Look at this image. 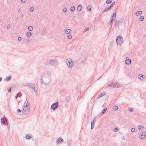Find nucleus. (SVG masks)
I'll list each match as a JSON object with an SVG mask.
<instances>
[{
	"mask_svg": "<svg viewBox=\"0 0 146 146\" xmlns=\"http://www.w3.org/2000/svg\"><path fill=\"white\" fill-rule=\"evenodd\" d=\"M144 19V17L143 16H141L138 18L139 20L141 21H143Z\"/></svg>",
	"mask_w": 146,
	"mask_h": 146,
	"instance_id": "nucleus-19",
	"label": "nucleus"
},
{
	"mask_svg": "<svg viewBox=\"0 0 146 146\" xmlns=\"http://www.w3.org/2000/svg\"><path fill=\"white\" fill-rule=\"evenodd\" d=\"M142 13V11H137L135 13L136 15L138 16L139 15H141Z\"/></svg>",
	"mask_w": 146,
	"mask_h": 146,
	"instance_id": "nucleus-22",
	"label": "nucleus"
},
{
	"mask_svg": "<svg viewBox=\"0 0 146 146\" xmlns=\"http://www.w3.org/2000/svg\"><path fill=\"white\" fill-rule=\"evenodd\" d=\"M21 1L23 3H25L26 2V0H21Z\"/></svg>",
	"mask_w": 146,
	"mask_h": 146,
	"instance_id": "nucleus-49",
	"label": "nucleus"
},
{
	"mask_svg": "<svg viewBox=\"0 0 146 146\" xmlns=\"http://www.w3.org/2000/svg\"><path fill=\"white\" fill-rule=\"evenodd\" d=\"M118 109V107L117 106H114L113 108V109L114 110L116 111Z\"/></svg>",
	"mask_w": 146,
	"mask_h": 146,
	"instance_id": "nucleus-29",
	"label": "nucleus"
},
{
	"mask_svg": "<svg viewBox=\"0 0 146 146\" xmlns=\"http://www.w3.org/2000/svg\"><path fill=\"white\" fill-rule=\"evenodd\" d=\"M21 40V37L20 36H19L18 37V41H20Z\"/></svg>",
	"mask_w": 146,
	"mask_h": 146,
	"instance_id": "nucleus-45",
	"label": "nucleus"
},
{
	"mask_svg": "<svg viewBox=\"0 0 146 146\" xmlns=\"http://www.w3.org/2000/svg\"><path fill=\"white\" fill-rule=\"evenodd\" d=\"M25 107H26L27 108H28V107H30V104L28 101L27 102V104L26 105Z\"/></svg>",
	"mask_w": 146,
	"mask_h": 146,
	"instance_id": "nucleus-33",
	"label": "nucleus"
},
{
	"mask_svg": "<svg viewBox=\"0 0 146 146\" xmlns=\"http://www.w3.org/2000/svg\"><path fill=\"white\" fill-rule=\"evenodd\" d=\"M11 76H9V77H8L7 78H6L5 79V80L6 81L8 82L10 80H11Z\"/></svg>",
	"mask_w": 146,
	"mask_h": 146,
	"instance_id": "nucleus-26",
	"label": "nucleus"
},
{
	"mask_svg": "<svg viewBox=\"0 0 146 146\" xmlns=\"http://www.w3.org/2000/svg\"><path fill=\"white\" fill-rule=\"evenodd\" d=\"M125 136H123L122 138V139L123 140H125Z\"/></svg>",
	"mask_w": 146,
	"mask_h": 146,
	"instance_id": "nucleus-54",
	"label": "nucleus"
},
{
	"mask_svg": "<svg viewBox=\"0 0 146 146\" xmlns=\"http://www.w3.org/2000/svg\"><path fill=\"white\" fill-rule=\"evenodd\" d=\"M25 138L27 139H29L33 137V136L31 134H27L25 137Z\"/></svg>",
	"mask_w": 146,
	"mask_h": 146,
	"instance_id": "nucleus-14",
	"label": "nucleus"
},
{
	"mask_svg": "<svg viewBox=\"0 0 146 146\" xmlns=\"http://www.w3.org/2000/svg\"><path fill=\"white\" fill-rule=\"evenodd\" d=\"M131 63V61L130 59H128L125 61V63L127 64H130Z\"/></svg>",
	"mask_w": 146,
	"mask_h": 146,
	"instance_id": "nucleus-16",
	"label": "nucleus"
},
{
	"mask_svg": "<svg viewBox=\"0 0 146 146\" xmlns=\"http://www.w3.org/2000/svg\"><path fill=\"white\" fill-rule=\"evenodd\" d=\"M17 19H18V18H17ZM17 19H16V20L17 21Z\"/></svg>",
	"mask_w": 146,
	"mask_h": 146,
	"instance_id": "nucleus-61",
	"label": "nucleus"
},
{
	"mask_svg": "<svg viewBox=\"0 0 146 146\" xmlns=\"http://www.w3.org/2000/svg\"><path fill=\"white\" fill-rule=\"evenodd\" d=\"M1 124L2 125H4L5 124V122L4 118L3 117L1 118Z\"/></svg>",
	"mask_w": 146,
	"mask_h": 146,
	"instance_id": "nucleus-20",
	"label": "nucleus"
},
{
	"mask_svg": "<svg viewBox=\"0 0 146 146\" xmlns=\"http://www.w3.org/2000/svg\"><path fill=\"white\" fill-rule=\"evenodd\" d=\"M11 87L8 90V92H10L11 91Z\"/></svg>",
	"mask_w": 146,
	"mask_h": 146,
	"instance_id": "nucleus-50",
	"label": "nucleus"
},
{
	"mask_svg": "<svg viewBox=\"0 0 146 146\" xmlns=\"http://www.w3.org/2000/svg\"><path fill=\"white\" fill-rule=\"evenodd\" d=\"M122 22L121 19H119L117 20H116L115 23V28H116L117 27H119V24L121 23Z\"/></svg>",
	"mask_w": 146,
	"mask_h": 146,
	"instance_id": "nucleus-8",
	"label": "nucleus"
},
{
	"mask_svg": "<svg viewBox=\"0 0 146 146\" xmlns=\"http://www.w3.org/2000/svg\"><path fill=\"white\" fill-rule=\"evenodd\" d=\"M82 8V6L81 5H79L77 7V10L78 11H80Z\"/></svg>",
	"mask_w": 146,
	"mask_h": 146,
	"instance_id": "nucleus-27",
	"label": "nucleus"
},
{
	"mask_svg": "<svg viewBox=\"0 0 146 146\" xmlns=\"http://www.w3.org/2000/svg\"><path fill=\"white\" fill-rule=\"evenodd\" d=\"M70 9L71 11L73 12L75 9L74 6H72L70 8Z\"/></svg>",
	"mask_w": 146,
	"mask_h": 146,
	"instance_id": "nucleus-31",
	"label": "nucleus"
},
{
	"mask_svg": "<svg viewBox=\"0 0 146 146\" xmlns=\"http://www.w3.org/2000/svg\"><path fill=\"white\" fill-rule=\"evenodd\" d=\"M123 38L120 36H118L116 39V42L117 45H120L122 42Z\"/></svg>",
	"mask_w": 146,
	"mask_h": 146,
	"instance_id": "nucleus-5",
	"label": "nucleus"
},
{
	"mask_svg": "<svg viewBox=\"0 0 146 146\" xmlns=\"http://www.w3.org/2000/svg\"><path fill=\"white\" fill-rule=\"evenodd\" d=\"M65 62L67 64L68 67L71 68H72L73 65V62L72 60L71 59H68L65 60Z\"/></svg>",
	"mask_w": 146,
	"mask_h": 146,
	"instance_id": "nucleus-3",
	"label": "nucleus"
},
{
	"mask_svg": "<svg viewBox=\"0 0 146 146\" xmlns=\"http://www.w3.org/2000/svg\"><path fill=\"white\" fill-rule=\"evenodd\" d=\"M58 59L56 58L47 60L44 62V65L47 66H56L58 65Z\"/></svg>",
	"mask_w": 146,
	"mask_h": 146,
	"instance_id": "nucleus-2",
	"label": "nucleus"
},
{
	"mask_svg": "<svg viewBox=\"0 0 146 146\" xmlns=\"http://www.w3.org/2000/svg\"><path fill=\"white\" fill-rule=\"evenodd\" d=\"M89 29V28L87 27L86 28L84 31V33H85L87 31H88Z\"/></svg>",
	"mask_w": 146,
	"mask_h": 146,
	"instance_id": "nucleus-40",
	"label": "nucleus"
},
{
	"mask_svg": "<svg viewBox=\"0 0 146 146\" xmlns=\"http://www.w3.org/2000/svg\"><path fill=\"white\" fill-rule=\"evenodd\" d=\"M28 29L30 31H32L33 29V27L31 26H29L28 27Z\"/></svg>",
	"mask_w": 146,
	"mask_h": 146,
	"instance_id": "nucleus-25",
	"label": "nucleus"
},
{
	"mask_svg": "<svg viewBox=\"0 0 146 146\" xmlns=\"http://www.w3.org/2000/svg\"><path fill=\"white\" fill-rule=\"evenodd\" d=\"M32 33L31 32H27L26 34V36L27 37H29L31 36Z\"/></svg>",
	"mask_w": 146,
	"mask_h": 146,
	"instance_id": "nucleus-21",
	"label": "nucleus"
},
{
	"mask_svg": "<svg viewBox=\"0 0 146 146\" xmlns=\"http://www.w3.org/2000/svg\"><path fill=\"white\" fill-rule=\"evenodd\" d=\"M116 18V13L115 12L113 13L111 17V20L113 21Z\"/></svg>",
	"mask_w": 146,
	"mask_h": 146,
	"instance_id": "nucleus-12",
	"label": "nucleus"
},
{
	"mask_svg": "<svg viewBox=\"0 0 146 146\" xmlns=\"http://www.w3.org/2000/svg\"><path fill=\"white\" fill-rule=\"evenodd\" d=\"M67 37L68 39H71L72 38V36L70 34H69L67 36Z\"/></svg>",
	"mask_w": 146,
	"mask_h": 146,
	"instance_id": "nucleus-34",
	"label": "nucleus"
},
{
	"mask_svg": "<svg viewBox=\"0 0 146 146\" xmlns=\"http://www.w3.org/2000/svg\"><path fill=\"white\" fill-rule=\"evenodd\" d=\"M34 9L33 8V7H31L30 9V11L31 12H33V11Z\"/></svg>",
	"mask_w": 146,
	"mask_h": 146,
	"instance_id": "nucleus-43",
	"label": "nucleus"
},
{
	"mask_svg": "<svg viewBox=\"0 0 146 146\" xmlns=\"http://www.w3.org/2000/svg\"><path fill=\"white\" fill-rule=\"evenodd\" d=\"M86 61V58L84 59V60L82 61V63L83 64H85V63Z\"/></svg>",
	"mask_w": 146,
	"mask_h": 146,
	"instance_id": "nucleus-38",
	"label": "nucleus"
},
{
	"mask_svg": "<svg viewBox=\"0 0 146 146\" xmlns=\"http://www.w3.org/2000/svg\"><path fill=\"white\" fill-rule=\"evenodd\" d=\"M17 111H18V112L20 113L21 112V110L20 109H18L17 110Z\"/></svg>",
	"mask_w": 146,
	"mask_h": 146,
	"instance_id": "nucleus-53",
	"label": "nucleus"
},
{
	"mask_svg": "<svg viewBox=\"0 0 146 146\" xmlns=\"http://www.w3.org/2000/svg\"><path fill=\"white\" fill-rule=\"evenodd\" d=\"M115 3V1H114L111 4V5L109 7L111 9V8L114 5Z\"/></svg>",
	"mask_w": 146,
	"mask_h": 146,
	"instance_id": "nucleus-28",
	"label": "nucleus"
},
{
	"mask_svg": "<svg viewBox=\"0 0 146 146\" xmlns=\"http://www.w3.org/2000/svg\"><path fill=\"white\" fill-rule=\"evenodd\" d=\"M96 121V118H95L94 119V120L93 121H94H94Z\"/></svg>",
	"mask_w": 146,
	"mask_h": 146,
	"instance_id": "nucleus-57",
	"label": "nucleus"
},
{
	"mask_svg": "<svg viewBox=\"0 0 146 146\" xmlns=\"http://www.w3.org/2000/svg\"><path fill=\"white\" fill-rule=\"evenodd\" d=\"M45 74L44 76V80L43 81V83L45 85L48 84L50 82L51 77V73L50 72L47 71L43 73Z\"/></svg>",
	"mask_w": 146,
	"mask_h": 146,
	"instance_id": "nucleus-1",
	"label": "nucleus"
},
{
	"mask_svg": "<svg viewBox=\"0 0 146 146\" xmlns=\"http://www.w3.org/2000/svg\"><path fill=\"white\" fill-rule=\"evenodd\" d=\"M2 80V78L1 77H0V82Z\"/></svg>",
	"mask_w": 146,
	"mask_h": 146,
	"instance_id": "nucleus-58",
	"label": "nucleus"
},
{
	"mask_svg": "<svg viewBox=\"0 0 146 146\" xmlns=\"http://www.w3.org/2000/svg\"><path fill=\"white\" fill-rule=\"evenodd\" d=\"M31 88L33 89V90L35 93H37L38 92V89L37 88L36 86L35 85H32L31 86Z\"/></svg>",
	"mask_w": 146,
	"mask_h": 146,
	"instance_id": "nucleus-13",
	"label": "nucleus"
},
{
	"mask_svg": "<svg viewBox=\"0 0 146 146\" xmlns=\"http://www.w3.org/2000/svg\"><path fill=\"white\" fill-rule=\"evenodd\" d=\"M45 29H43V31H45Z\"/></svg>",
	"mask_w": 146,
	"mask_h": 146,
	"instance_id": "nucleus-60",
	"label": "nucleus"
},
{
	"mask_svg": "<svg viewBox=\"0 0 146 146\" xmlns=\"http://www.w3.org/2000/svg\"><path fill=\"white\" fill-rule=\"evenodd\" d=\"M7 127L8 129L9 130V129H10V126H9V123H8V122H7Z\"/></svg>",
	"mask_w": 146,
	"mask_h": 146,
	"instance_id": "nucleus-36",
	"label": "nucleus"
},
{
	"mask_svg": "<svg viewBox=\"0 0 146 146\" xmlns=\"http://www.w3.org/2000/svg\"><path fill=\"white\" fill-rule=\"evenodd\" d=\"M10 24L8 25L7 26V29H9L10 28Z\"/></svg>",
	"mask_w": 146,
	"mask_h": 146,
	"instance_id": "nucleus-51",
	"label": "nucleus"
},
{
	"mask_svg": "<svg viewBox=\"0 0 146 146\" xmlns=\"http://www.w3.org/2000/svg\"><path fill=\"white\" fill-rule=\"evenodd\" d=\"M105 92H102L100 93L98 96V98H99L102 97V96L105 95Z\"/></svg>",
	"mask_w": 146,
	"mask_h": 146,
	"instance_id": "nucleus-17",
	"label": "nucleus"
},
{
	"mask_svg": "<svg viewBox=\"0 0 146 146\" xmlns=\"http://www.w3.org/2000/svg\"><path fill=\"white\" fill-rule=\"evenodd\" d=\"M58 102H56L51 105V108L52 110H55L58 108Z\"/></svg>",
	"mask_w": 146,
	"mask_h": 146,
	"instance_id": "nucleus-7",
	"label": "nucleus"
},
{
	"mask_svg": "<svg viewBox=\"0 0 146 146\" xmlns=\"http://www.w3.org/2000/svg\"><path fill=\"white\" fill-rule=\"evenodd\" d=\"M19 93H17V94L15 96V98L17 99V98H18V95H19Z\"/></svg>",
	"mask_w": 146,
	"mask_h": 146,
	"instance_id": "nucleus-46",
	"label": "nucleus"
},
{
	"mask_svg": "<svg viewBox=\"0 0 146 146\" xmlns=\"http://www.w3.org/2000/svg\"><path fill=\"white\" fill-rule=\"evenodd\" d=\"M106 12V11H104V10H103L102 11V13H101V14H102L104 12Z\"/></svg>",
	"mask_w": 146,
	"mask_h": 146,
	"instance_id": "nucleus-55",
	"label": "nucleus"
},
{
	"mask_svg": "<svg viewBox=\"0 0 146 146\" xmlns=\"http://www.w3.org/2000/svg\"><path fill=\"white\" fill-rule=\"evenodd\" d=\"M107 110V108H105L104 109L102 110L101 113L100 114V115H103L106 112Z\"/></svg>",
	"mask_w": 146,
	"mask_h": 146,
	"instance_id": "nucleus-18",
	"label": "nucleus"
},
{
	"mask_svg": "<svg viewBox=\"0 0 146 146\" xmlns=\"http://www.w3.org/2000/svg\"><path fill=\"white\" fill-rule=\"evenodd\" d=\"M112 2V0H107L106 1V3L107 4H109L111 3Z\"/></svg>",
	"mask_w": 146,
	"mask_h": 146,
	"instance_id": "nucleus-32",
	"label": "nucleus"
},
{
	"mask_svg": "<svg viewBox=\"0 0 146 146\" xmlns=\"http://www.w3.org/2000/svg\"><path fill=\"white\" fill-rule=\"evenodd\" d=\"M24 14H22L21 15V17H23L24 16Z\"/></svg>",
	"mask_w": 146,
	"mask_h": 146,
	"instance_id": "nucleus-59",
	"label": "nucleus"
},
{
	"mask_svg": "<svg viewBox=\"0 0 146 146\" xmlns=\"http://www.w3.org/2000/svg\"><path fill=\"white\" fill-rule=\"evenodd\" d=\"M71 31V30L70 29H67L64 30V32L66 34H69V33H70Z\"/></svg>",
	"mask_w": 146,
	"mask_h": 146,
	"instance_id": "nucleus-15",
	"label": "nucleus"
},
{
	"mask_svg": "<svg viewBox=\"0 0 146 146\" xmlns=\"http://www.w3.org/2000/svg\"><path fill=\"white\" fill-rule=\"evenodd\" d=\"M111 9L110 8L108 7L105 8L104 9V11H107L108 10Z\"/></svg>",
	"mask_w": 146,
	"mask_h": 146,
	"instance_id": "nucleus-35",
	"label": "nucleus"
},
{
	"mask_svg": "<svg viewBox=\"0 0 146 146\" xmlns=\"http://www.w3.org/2000/svg\"><path fill=\"white\" fill-rule=\"evenodd\" d=\"M67 11V9L66 7L64 8L63 9V11H64V12H66Z\"/></svg>",
	"mask_w": 146,
	"mask_h": 146,
	"instance_id": "nucleus-44",
	"label": "nucleus"
},
{
	"mask_svg": "<svg viewBox=\"0 0 146 146\" xmlns=\"http://www.w3.org/2000/svg\"><path fill=\"white\" fill-rule=\"evenodd\" d=\"M30 109V107L27 108L26 107H24L23 108L22 112L23 114L25 115L28 113Z\"/></svg>",
	"mask_w": 146,
	"mask_h": 146,
	"instance_id": "nucleus-6",
	"label": "nucleus"
},
{
	"mask_svg": "<svg viewBox=\"0 0 146 146\" xmlns=\"http://www.w3.org/2000/svg\"><path fill=\"white\" fill-rule=\"evenodd\" d=\"M18 12L19 13H20L21 12V9H19V10H18Z\"/></svg>",
	"mask_w": 146,
	"mask_h": 146,
	"instance_id": "nucleus-56",
	"label": "nucleus"
},
{
	"mask_svg": "<svg viewBox=\"0 0 146 146\" xmlns=\"http://www.w3.org/2000/svg\"><path fill=\"white\" fill-rule=\"evenodd\" d=\"M128 110L130 112H132L133 111L132 109L131 108H130Z\"/></svg>",
	"mask_w": 146,
	"mask_h": 146,
	"instance_id": "nucleus-48",
	"label": "nucleus"
},
{
	"mask_svg": "<svg viewBox=\"0 0 146 146\" xmlns=\"http://www.w3.org/2000/svg\"><path fill=\"white\" fill-rule=\"evenodd\" d=\"M28 86H30V87H31V86H32V85H34V84H33L31 83H28Z\"/></svg>",
	"mask_w": 146,
	"mask_h": 146,
	"instance_id": "nucleus-47",
	"label": "nucleus"
},
{
	"mask_svg": "<svg viewBox=\"0 0 146 146\" xmlns=\"http://www.w3.org/2000/svg\"><path fill=\"white\" fill-rule=\"evenodd\" d=\"M138 77L141 81L143 80L145 78V76L142 74H139L138 76Z\"/></svg>",
	"mask_w": 146,
	"mask_h": 146,
	"instance_id": "nucleus-11",
	"label": "nucleus"
},
{
	"mask_svg": "<svg viewBox=\"0 0 146 146\" xmlns=\"http://www.w3.org/2000/svg\"><path fill=\"white\" fill-rule=\"evenodd\" d=\"M64 141L63 139L59 137L56 140V142L57 145H60L61 143Z\"/></svg>",
	"mask_w": 146,
	"mask_h": 146,
	"instance_id": "nucleus-10",
	"label": "nucleus"
},
{
	"mask_svg": "<svg viewBox=\"0 0 146 146\" xmlns=\"http://www.w3.org/2000/svg\"><path fill=\"white\" fill-rule=\"evenodd\" d=\"M144 128L141 125H138V129L139 130H142Z\"/></svg>",
	"mask_w": 146,
	"mask_h": 146,
	"instance_id": "nucleus-30",
	"label": "nucleus"
},
{
	"mask_svg": "<svg viewBox=\"0 0 146 146\" xmlns=\"http://www.w3.org/2000/svg\"><path fill=\"white\" fill-rule=\"evenodd\" d=\"M91 7L90 5H89L87 7V9L89 11H90L91 10Z\"/></svg>",
	"mask_w": 146,
	"mask_h": 146,
	"instance_id": "nucleus-37",
	"label": "nucleus"
},
{
	"mask_svg": "<svg viewBox=\"0 0 146 146\" xmlns=\"http://www.w3.org/2000/svg\"><path fill=\"white\" fill-rule=\"evenodd\" d=\"M113 21H112V20H111L110 19V20L109 21V23H108V25L109 26L111 24V23Z\"/></svg>",
	"mask_w": 146,
	"mask_h": 146,
	"instance_id": "nucleus-39",
	"label": "nucleus"
},
{
	"mask_svg": "<svg viewBox=\"0 0 146 146\" xmlns=\"http://www.w3.org/2000/svg\"><path fill=\"white\" fill-rule=\"evenodd\" d=\"M44 75H45V74H43V73H42V76H41V79H40V81L41 82V84H42V83H43L44 80H42V77H44Z\"/></svg>",
	"mask_w": 146,
	"mask_h": 146,
	"instance_id": "nucleus-24",
	"label": "nucleus"
},
{
	"mask_svg": "<svg viewBox=\"0 0 146 146\" xmlns=\"http://www.w3.org/2000/svg\"><path fill=\"white\" fill-rule=\"evenodd\" d=\"M135 129L134 128H132L131 130V131L132 133H133V132H135Z\"/></svg>",
	"mask_w": 146,
	"mask_h": 146,
	"instance_id": "nucleus-42",
	"label": "nucleus"
},
{
	"mask_svg": "<svg viewBox=\"0 0 146 146\" xmlns=\"http://www.w3.org/2000/svg\"><path fill=\"white\" fill-rule=\"evenodd\" d=\"M29 42H30V40L29 39H27V40L26 43H28Z\"/></svg>",
	"mask_w": 146,
	"mask_h": 146,
	"instance_id": "nucleus-52",
	"label": "nucleus"
},
{
	"mask_svg": "<svg viewBox=\"0 0 146 146\" xmlns=\"http://www.w3.org/2000/svg\"><path fill=\"white\" fill-rule=\"evenodd\" d=\"M146 135V132L143 131L142 133L139 136V137L140 139H145Z\"/></svg>",
	"mask_w": 146,
	"mask_h": 146,
	"instance_id": "nucleus-9",
	"label": "nucleus"
},
{
	"mask_svg": "<svg viewBox=\"0 0 146 146\" xmlns=\"http://www.w3.org/2000/svg\"><path fill=\"white\" fill-rule=\"evenodd\" d=\"M91 129H92L94 127V121H92L91 122Z\"/></svg>",
	"mask_w": 146,
	"mask_h": 146,
	"instance_id": "nucleus-23",
	"label": "nucleus"
},
{
	"mask_svg": "<svg viewBox=\"0 0 146 146\" xmlns=\"http://www.w3.org/2000/svg\"><path fill=\"white\" fill-rule=\"evenodd\" d=\"M108 86L109 87H113L114 88H119L121 86V85L119 83L111 82L108 84Z\"/></svg>",
	"mask_w": 146,
	"mask_h": 146,
	"instance_id": "nucleus-4",
	"label": "nucleus"
},
{
	"mask_svg": "<svg viewBox=\"0 0 146 146\" xmlns=\"http://www.w3.org/2000/svg\"><path fill=\"white\" fill-rule=\"evenodd\" d=\"M119 130V129L117 128V127H116V128H115L114 129V131H117Z\"/></svg>",
	"mask_w": 146,
	"mask_h": 146,
	"instance_id": "nucleus-41",
	"label": "nucleus"
}]
</instances>
